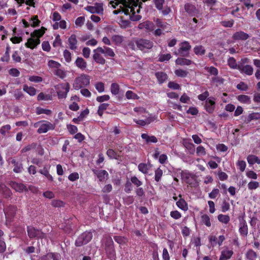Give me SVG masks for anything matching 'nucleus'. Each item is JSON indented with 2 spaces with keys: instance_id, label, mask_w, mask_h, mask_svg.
Listing matches in <instances>:
<instances>
[{
  "instance_id": "58",
  "label": "nucleus",
  "mask_w": 260,
  "mask_h": 260,
  "mask_svg": "<svg viewBox=\"0 0 260 260\" xmlns=\"http://www.w3.org/2000/svg\"><path fill=\"white\" fill-rule=\"evenodd\" d=\"M11 128V127L9 124L4 125L0 128V133L3 136H5L9 132Z\"/></svg>"
},
{
  "instance_id": "18",
  "label": "nucleus",
  "mask_w": 260,
  "mask_h": 260,
  "mask_svg": "<svg viewBox=\"0 0 260 260\" xmlns=\"http://www.w3.org/2000/svg\"><path fill=\"white\" fill-rule=\"evenodd\" d=\"M93 52V54L92 57L93 60L98 63L104 64L106 62V60L101 55V52L98 50V48L95 49H94Z\"/></svg>"
},
{
  "instance_id": "10",
  "label": "nucleus",
  "mask_w": 260,
  "mask_h": 260,
  "mask_svg": "<svg viewBox=\"0 0 260 260\" xmlns=\"http://www.w3.org/2000/svg\"><path fill=\"white\" fill-rule=\"evenodd\" d=\"M184 9L189 16L198 17L199 11L194 5L187 3L184 6Z\"/></svg>"
},
{
  "instance_id": "51",
  "label": "nucleus",
  "mask_w": 260,
  "mask_h": 260,
  "mask_svg": "<svg viewBox=\"0 0 260 260\" xmlns=\"http://www.w3.org/2000/svg\"><path fill=\"white\" fill-rule=\"evenodd\" d=\"M174 73H175V74L176 75V76H177V77H182V78L186 77L188 74V72L187 71L184 70L183 69H179L176 70L174 71Z\"/></svg>"
},
{
  "instance_id": "50",
  "label": "nucleus",
  "mask_w": 260,
  "mask_h": 260,
  "mask_svg": "<svg viewBox=\"0 0 260 260\" xmlns=\"http://www.w3.org/2000/svg\"><path fill=\"white\" fill-rule=\"evenodd\" d=\"M218 220L224 224H227L230 220V217L228 215L219 214L217 216Z\"/></svg>"
},
{
  "instance_id": "52",
  "label": "nucleus",
  "mask_w": 260,
  "mask_h": 260,
  "mask_svg": "<svg viewBox=\"0 0 260 260\" xmlns=\"http://www.w3.org/2000/svg\"><path fill=\"white\" fill-rule=\"evenodd\" d=\"M39 172L45 176L49 180L51 181H53V177L49 174L48 170L46 168H44L43 169L39 170Z\"/></svg>"
},
{
  "instance_id": "11",
  "label": "nucleus",
  "mask_w": 260,
  "mask_h": 260,
  "mask_svg": "<svg viewBox=\"0 0 260 260\" xmlns=\"http://www.w3.org/2000/svg\"><path fill=\"white\" fill-rule=\"evenodd\" d=\"M16 211V207L14 206H9L4 210L7 224H8V222H11L12 218L14 216Z\"/></svg>"
},
{
  "instance_id": "38",
  "label": "nucleus",
  "mask_w": 260,
  "mask_h": 260,
  "mask_svg": "<svg viewBox=\"0 0 260 260\" xmlns=\"http://www.w3.org/2000/svg\"><path fill=\"white\" fill-rule=\"evenodd\" d=\"M193 52L197 55H203L205 54L206 50L204 46L197 45L193 48Z\"/></svg>"
},
{
  "instance_id": "23",
  "label": "nucleus",
  "mask_w": 260,
  "mask_h": 260,
  "mask_svg": "<svg viewBox=\"0 0 260 260\" xmlns=\"http://www.w3.org/2000/svg\"><path fill=\"white\" fill-rule=\"evenodd\" d=\"M68 43L70 49L72 50H76L77 48V40L75 35H72L68 39Z\"/></svg>"
},
{
  "instance_id": "3",
  "label": "nucleus",
  "mask_w": 260,
  "mask_h": 260,
  "mask_svg": "<svg viewBox=\"0 0 260 260\" xmlns=\"http://www.w3.org/2000/svg\"><path fill=\"white\" fill-rule=\"evenodd\" d=\"M89 83L90 79L89 76L83 74L76 79L74 84V87L76 89H78L88 85Z\"/></svg>"
},
{
  "instance_id": "8",
  "label": "nucleus",
  "mask_w": 260,
  "mask_h": 260,
  "mask_svg": "<svg viewBox=\"0 0 260 260\" xmlns=\"http://www.w3.org/2000/svg\"><path fill=\"white\" fill-rule=\"evenodd\" d=\"M27 232L28 237L31 238H42L45 234L40 230L35 229L32 226H27Z\"/></svg>"
},
{
  "instance_id": "17",
  "label": "nucleus",
  "mask_w": 260,
  "mask_h": 260,
  "mask_svg": "<svg viewBox=\"0 0 260 260\" xmlns=\"http://www.w3.org/2000/svg\"><path fill=\"white\" fill-rule=\"evenodd\" d=\"M181 177L182 179L189 184H192L195 180V176L187 171H182Z\"/></svg>"
},
{
  "instance_id": "45",
  "label": "nucleus",
  "mask_w": 260,
  "mask_h": 260,
  "mask_svg": "<svg viewBox=\"0 0 260 260\" xmlns=\"http://www.w3.org/2000/svg\"><path fill=\"white\" fill-rule=\"evenodd\" d=\"M52 97L49 94H44L43 92L40 93L37 96L38 101H50L52 100Z\"/></svg>"
},
{
  "instance_id": "37",
  "label": "nucleus",
  "mask_w": 260,
  "mask_h": 260,
  "mask_svg": "<svg viewBox=\"0 0 260 260\" xmlns=\"http://www.w3.org/2000/svg\"><path fill=\"white\" fill-rule=\"evenodd\" d=\"M151 168V166L150 164H145V163H140L138 165V169L143 174H147L148 171L149 169Z\"/></svg>"
},
{
  "instance_id": "14",
  "label": "nucleus",
  "mask_w": 260,
  "mask_h": 260,
  "mask_svg": "<svg viewBox=\"0 0 260 260\" xmlns=\"http://www.w3.org/2000/svg\"><path fill=\"white\" fill-rule=\"evenodd\" d=\"M98 50L100 51L101 53L103 54L106 57H113L115 55L113 50L112 48L107 46H104L103 47H98Z\"/></svg>"
},
{
  "instance_id": "22",
  "label": "nucleus",
  "mask_w": 260,
  "mask_h": 260,
  "mask_svg": "<svg viewBox=\"0 0 260 260\" xmlns=\"http://www.w3.org/2000/svg\"><path fill=\"white\" fill-rule=\"evenodd\" d=\"M249 37V36L247 33L242 31H239L235 32L233 35L232 38L234 40L245 41L247 40Z\"/></svg>"
},
{
  "instance_id": "29",
  "label": "nucleus",
  "mask_w": 260,
  "mask_h": 260,
  "mask_svg": "<svg viewBox=\"0 0 260 260\" xmlns=\"http://www.w3.org/2000/svg\"><path fill=\"white\" fill-rule=\"evenodd\" d=\"M233 254V252L232 250H224L221 251L219 260H228L232 257Z\"/></svg>"
},
{
  "instance_id": "57",
  "label": "nucleus",
  "mask_w": 260,
  "mask_h": 260,
  "mask_svg": "<svg viewBox=\"0 0 260 260\" xmlns=\"http://www.w3.org/2000/svg\"><path fill=\"white\" fill-rule=\"evenodd\" d=\"M205 69L211 75L216 76L218 74V71L217 69L214 67H205Z\"/></svg>"
},
{
  "instance_id": "30",
  "label": "nucleus",
  "mask_w": 260,
  "mask_h": 260,
  "mask_svg": "<svg viewBox=\"0 0 260 260\" xmlns=\"http://www.w3.org/2000/svg\"><path fill=\"white\" fill-rule=\"evenodd\" d=\"M138 27L140 29L145 28L149 31H152L154 29V25L151 22L147 21L139 24Z\"/></svg>"
},
{
  "instance_id": "44",
  "label": "nucleus",
  "mask_w": 260,
  "mask_h": 260,
  "mask_svg": "<svg viewBox=\"0 0 260 260\" xmlns=\"http://www.w3.org/2000/svg\"><path fill=\"white\" fill-rule=\"evenodd\" d=\"M53 72L55 75L57 76L61 79L64 78L67 76L66 71L60 68H58L56 70H54Z\"/></svg>"
},
{
  "instance_id": "53",
  "label": "nucleus",
  "mask_w": 260,
  "mask_h": 260,
  "mask_svg": "<svg viewBox=\"0 0 260 260\" xmlns=\"http://www.w3.org/2000/svg\"><path fill=\"white\" fill-rule=\"evenodd\" d=\"M171 57L172 56L170 53L161 54L158 55V61L160 62L168 61Z\"/></svg>"
},
{
  "instance_id": "40",
  "label": "nucleus",
  "mask_w": 260,
  "mask_h": 260,
  "mask_svg": "<svg viewBox=\"0 0 260 260\" xmlns=\"http://www.w3.org/2000/svg\"><path fill=\"white\" fill-rule=\"evenodd\" d=\"M201 223L205 224L207 227H210L211 225L210 218L207 214H203L201 217Z\"/></svg>"
},
{
  "instance_id": "5",
  "label": "nucleus",
  "mask_w": 260,
  "mask_h": 260,
  "mask_svg": "<svg viewBox=\"0 0 260 260\" xmlns=\"http://www.w3.org/2000/svg\"><path fill=\"white\" fill-rule=\"evenodd\" d=\"M137 47L142 51L150 49L153 47V43L146 39H139L136 41Z\"/></svg>"
},
{
  "instance_id": "16",
  "label": "nucleus",
  "mask_w": 260,
  "mask_h": 260,
  "mask_svg": "<svg viewBox=\"0 0 260 260\" xmlns=\"http://www.w3.org/2000/svg\"><path fill=\"white\" fill-rule=\"evenodd\" d=\"M248 231L246 221L243 218L240 219L239 232L240 235L243 237H246L248 234Z\"/></svg>"
},
{
  "instance_id": "1",
  "label": "nucleus",
  "mask_w": 260,
  "mask_h": 260,
  "mask_svg": "<svg viewBox=\"0 0 260 260\" xmlns=\"http://www.w3.org/2000/svg\"><path fill=\"white\" fill-rule=\"evenodd\" d=\"M110 4L113 8H116L119 6V8L113 12L114 14L116 15L122 12L126 15H129L130 19L132 21H138L141 18V16L139 14L140 7L132 0H114L111 1Z\"/></svg>"
},
{
  "instance_id": "31",
  "label": "nucleus",
  "mask_w": 260,
  "mask_h": 260,
  "mask_svg": "<svg viewBox=\"0 0 260 260\" xmlns=\"http://www.w3.org/2000/svg\"><path fill=\"white\" fill-rule=\"evenodd\" d=\"M11 163L14 166L13 171L15 173H19L22 172L23 170V167L21 162L17 161L15 159H13L11 161Z\"/></svg>"
},
{
  "instance_id": "64",
  "label": "nucleus",
  "mask_w": 260,
  "mask_h": 260,
  "mask_svg": "<svg viewBox=\"0 0 260 260\" xmlns=\"http://www.w3.org/2000/svg\"><path fill=\"white\" fill-rule=\"evenodd\" d=\"M168 86L169 88L173 89H175V90H180L181 89L180 85L179 84H178L176 82H173V81L169 82L168 84Z\"/></svg>"
},
{
  "instance_id": "21",
  "label": "nucleus",
  "mask_w": 260,
  "mask_h": 260,
  "mask_svg": "<svg viewBox=\"0 0 260 260\" xmlns=\"http://www.w3.org/2000/svg\"><path fill=\"white\" fill-rule=\"evenodd\" d=\"M93 173L100 181H105L108 178L109 174L105 170H93Z\"/></svg>"
},
{
  "instance_id": "49",
  "label": "nucleus",
  "mask_w": 260,
  "mask_h": 260,
  "mask_svg": "<svg viewBox=\"0 0 260 260\" xmlns=\"http://www.w3.org/2000/svg\"><path fill=\"white\" fill-rule=\"evenodd\" d=\"M177 207L183 211H186L188 207L186 202L183 199H180L176 202Z\"/></svg>"
},
{
  "instance_id": "19",
  "label": "nucleus",
  "mask_w": 260,
  "mask_h": 260,
  "mask_svg": "<svg viewBox=\"0 0 260 260\" xmlns=\"http://www.w3.org/2000/svg\"><path fill=\"white\" fill-rule=\"evenodd\" d=\"M143 117L145 118L144 120H138L136 119H134V121L137 124L143 126L146 125L150 124V123L153 122L155 119L154 117L152 116L151 115H149L148 117L143 115Z\"/></svg>"
},
{
  "instance_id": "9",
  "label": "nucleus",
  "mask_w": 260,
  "mask_h": 260,
  "mask_svg": "<svg viewBox=\"0 0 260 260\" xmlns=\"http://www.w3.org/2000/svg\"><path fill=\"white\" fill-rule=\"evenodd\" d=\"M191 49V45L187 41H183L179 44V48L178 50V52H175L174 54L176 55L180 54L181 55L184 56L185 54H188V52Z\"/></svg>"
},
{
  "instance_id": "6",
  "label": "nucleus",
  "mask_w": 260,
  "mask_h": 260,
  "mask_svg": "<svg viewBox=\"0 0 260 260\" xmlns=\"http://www.w3.org/2000/svg\"><path fill=\"white\" fill-rule=\"evenodd\" d=\"M84 9L91 14L96 13L102 15L104 12L103 5L102 3H95L94 6H87Z\"/></svg>"
},
{
  "instance_id": "60",
  "label": "nucleus",
  "mask_w": 260,
  "mask_h": 260,
  "mask_svg": "<svg viewBox=\"0 0 260 260\" xmlns=\"http://www.w3.org/2000/svg\"><path fill=\"white\" fill-rule=\"evenodd\" d=\"M155 180L156 182H159L162 176L163 172L160 168H157L155 171Z\"/></svg>"
},
{
  "instance_id": "12",
  "label": "nucleus",
  "mask_w": 260,
  "mask_h": 260,
  "mask_svg": "<svg viewBox=\"0 0 260 260\" xmlns=\"http://www.w3.org/2000/svg\"><path fill=\"white\" fill-rule=\"evenodd\" d=\"M9 185L17 192H22L27 190L26 186L22 183L10 181Z\"/></svg>"
},
{
  "instance_id": "47",
  "label": "nucleus",
  "mask_w": 260,
  "mask_h": 260,
  "mask_svg": "<svg viewBox=\"0 0 260 260\" xmlns=\"http://www.w3.org/2000/svg\"><path fill=\"white\" fill-rule=\"evenodd\" d=\"M228 64L232 69H238V64H237L236 59L233 57H230L228 59Z\"/></svg>"
},
{
  "instance_id": "32",
  "label": "nucleus",
  "mask_w": 260,
  "mask_h": 260,
  "mask_svg": "<svg viewBox=\"0 0 260 260\" xmlns=\"http://www.w3.org/2000/svg\"><path fill=\"white\" fill-rule=\"evenodd\" d=\"M260 119V113L253 112L249 114L245 118V122L246 123H249L252 120H258Z\"/></svg>"
},
{
  "instance_id": "36",
  "label": "nucleus",
  "mask_w": 260,
  "mask_h": 260,
  "mask_svg": "<svg viewBox=\"0 0 260 260\" xmlns=\"http://www.w3.org/2000/svg\"><path fill=\"white\" fill-rule=\"evenodd\" d=\"M141 137L143 139L145 140L147 143H156L157 139L154 136H149L147 134H142Z\"/></svg>"
},
{
  "instance_id": "33",
  "label": "nucleus",
  "mask_w": 260,
  "mask_h": 260,
  "mask_svg": "<svg viewBox=\"0 0 260 260\" xmlns=\"http://www.w3.org/2000/svg\"><path fill=\"white\" fill-rule=\"evenodd\" d=\"M23 90L30 96H34L36 94L37 90L36 88L32 86H28L26 84L23 86Z\"/></svg>"
},
{
  "instance_id": "15",
  "label": "nucleus",
  "mask_w": 260,
  "mask_h": 260,
  "mask_svg": "<svg viewBox=\"0 0 260 260\" xmlns=\"http://www.w3.org/2000/svg\"><path fill=\"white\" fill-rule=\"evenodd\" d=\"M40 43V40L35 37H31L27 39V42L25 44V46L27 48L33 49L35 48Z\"/></svg>"
},
{
  "instance_id": "27",
  "label": "nucleus",
  "mask_w": 260,
  "mask_h": 260,
  "mask_svg": "<svg viewBox=\"0 0 260 260\" xmlns=\"http://www.w3.org/2000/svg\"><path fill=\"white\" fill-rule=\"evenodd\" d=\"M75 63L76 66L81 70H85L87 67L86 62L82 57H78Z\"/></svg>"
},
{
  "instance_id": "62",
  "label": "nucleus",
  "mask_w": 260,
  "mask_h": 260,
  "mask_svg": "<svg viewBox=\"0 0 260 260\" xmlns=\"http://www.w3.org/2000/svg\"><path fill=\"white\" fill-rule=\"evenodd\" d=\"M107 155L111 159H117V153L112 149H109L107 151Z\"/></svg>"
},
{
  "instance_id": "4",
  "label": "nucleus",
  "mask_w": 260,
  "mask_h": 260,
  "mask_svg": "<svg viewBox=\"0 0 260 260\" xmlns=\"http://www.w3.org/2000/svg\"><path fill=\"white\" fill-rule=\"evenodd\" d=\"M56 89L59 99H65L70 90V86L68 83L61 84L57 85Z\"/></svg>"
},
{
  "instance_id": "2",
  "label": "nucleus",
  "mask_w": 260,
  "mask_h": 260,
  "mask_svg": "<svg viewBox=\"0 0 260 260\" xmlns=\"http://www.w3.org/2000/svg\"><path fill=\"white\" fill-rule=\"evenodd\" d=\"M92 238V234L89 232H85L81 234L75 241V245L80 247L87 244Z\"/></svg>"
},
{
  "instance_id": "55",
  "label": "nucleus",
  "mask_w": 260,
  "mask_h": 260,
  "mask_svg": "<svg viewBox=\"0 0 260 260\" xmlns=\"http://www.w3.org/2000/svg\"><path fill=\"white\" fill-rule=\"evenodd\" d=\"M114 239L119 244H125L127 242V239L125 237L122 236H114Z\"/></svg>"
},
{
  "instance_id": "26",
  "label": "nucleus",
  "mask_w": 260,
  "mask_h": 260,
  "mask_svg": "<svg viewBox=\"0 0 260 260\" xmlns=\"http://www.w3.org/2000/svg\"><path fill=\"white\" fill-rule=\"evenodd\" d=\"M175 63L177 65L184 66H189L192 63H193V62L188 59L185 58H178L175 60Z\"/></svg>"
},
{
  "instance_id": "34",
  "label": "nucleus",
  "mask_w": 260,
  "mask_h": 260,
  "mask_svg": "<svg viewBox=\"0 0 260 260\" xmlns=\"http://www.w3.org/2000/svg\"><path fill=\"white\" fill-rule=\"evenodd\" d=\"M155 76L160 84L164 83L168 79L167 75L162 72H156L155 73Z\"/></svg>"
},
{
  "instance_id": "25",
  "label": "nucleus",
  "mask_w": 260,
  "mask_h": 260,
  "mask_svg": "<svg viewBox=\"0 0 260 260\" xmlns=\"http://www.w3.org/2000/svg\"><path fill=\"white\" fill-rule=\"evenodd\" d=\"M155 24L157 27L161 28L163 30H166L168 31L170 29V25L162 21L160 19L157 18L155 21Z\"/></svg>"
},
{
  "instance_id": "61",
  "label": "nucleus",
  "mask_w": 260,
  "mask_h": 260,
  "mask_svg": "<svg viewBox=\"0 0 260 260\" xmlns=\"http://www.w3.org/2000/svg\"><path fill=\"white\" fill-rule=\"evenodd\" d=\"M180 102L184 104H190V98L189 96H188L186 93H184L180 98Z\"/></svg>"
},
{
  "instance_id": "35",
  "label": "nucleus",
  "mask_w": 260,
  "mask_h": 260,
  "mask_svg": "<svg viewBox=\"0 0 260 260\" xmlns=\"http://www.w3.org/2000/svg\"><path fill=\"white\" fill-rule=\"evenodd\" d=\"M256 253L252 249H249L245 253V260H256Z\"/></svg>"
},
{
  "instance_id": "41",
  "label": "nucleus",
  "mask_w": 260,
  "mask_h": 260,
  "mask_svg": "<svg viewBox=\"0 0 260 260\" xmlns=\"http://www.w3.org/2000/svg\"><path fill=\"white\" fill-rule=\"evenodd\" d=\"M45 32V28L44 27H42L40 29L35 30L31 34L30 36L31 37H35L36 38H40L42 37L44 33Z\"/></svg>"
},
{
  "instance_id": "28",
  "label": "nucleus",
  "mask_w": 260,
  "mask_h": 260,
  "mask_svg": "<svg viewBox=\"0 0 260 260\" xmlns=\"http://www.w3.org/2000/svg\"><path fill=\"white\" fill-rule=\"evenodd\" d=\"M112 42L116 46H120L124 41V37L121 35H115L112 36Z\"/></svg>"
},
{
  "instance_id": "54",
  "label": "nucleus",
  "mask_w": 260,
  "mask_h": 260,
  "mask_svg": "<svg viewBox=\"0 0 260 260\" xmlns=\"http://www.w3.org/2000/svg\"><path fill=\"white\" fill-rule=\"evenodd\" d=\"M125 97L126 98V99L128 100H135L139 99V97L137 94H136L135 93L133 92L131 90H128L126 92Z\"/></svg>"
},
{
  "instance_id": "13",
  "label": "nucleus",
  "mask_w": 260,
  "mask_h": 260,
  "mask_svg": "<svg viewBox=\"0 0 260 260\" xmlns=\"http://www.w3.org/2000/svg\"><path fill=\"white\" fill-rule=\"evenodd\" d=\"M215 99L213 97H210L206 101L205 105V109L209 113H212L215 109Z\"/></svg>"
},
{
  "instance_id": "39",
  "label": "nucleus",
  "mask_w": 260,
  "mask_h": 260,
  "mask_svg": "<svg viewBox=\"0 0 260 260\" xmlns=\"http://www.w3.org/2000/svg\"><path fill=\"white\" fill-rule=\"evenodd\" d=\"M106 252L110 258H114L116 255L114 246H110L105 247Z\"/></svg>"
},
{
  "instance_id": "20",
  "label": "nucleus",
  "mask_w": 260,
  "mask_h": 260,
  "mask_svg": "<svg viewBox=\"0 0 260 260\" xmlns=\"http://www.w3.org/2000/svg\"><path fill=\"white\" fill-rule=\"evenodd\" d=\"M238 70L241 73H245L247 75H251L253 72V68L250 65L238 64Z\"/></svg>"
},
{
  "instance_id": "42",
  "label": "nucleus",
  "mask_w": 260,
  "mask_h": 260,
  "mask_svg": "<svg viewBox=\"0 0 260 260\" xmlns=\"http://www.w3.org/2000/svg\"><path fill=\"white\" fill-rule=\"evenodd\" d=\"M247 159L248 164L250 165H253L255 163L260 164V159L255 155H249L248 156Z\"/></svg>"
},
{
  "instance_id": "56",
  "label": "nucleus",
  "mask_w": 260,
  "mask_h": 260,
  "mask_svg": "<svg viewBox=\"0 0 260 260\" xmlns=\"http://www.w3.org/2000/svg\"><path fill=\"white\" fill-rule=\"evenodd\" d=\"M111 93L114 95H116L119 91V86L117 83H112L110 88Z\"/></svg>"
},
{
  "instance_id": "7",
  "label": "nucleus",
  "mask_w": 260,
  "mask_h": 260,
  "mask_svg": "<svg viewBox=\"0 0 260 260\" xmlns=\"http://www.w3.org/2000/svg\"><path fill=\"white\" fill-rule=\"evenodd\" d=\"M55 127V124L48 121L42 120L40 128L37 130V132L39 134L46 133L50 130H53Z\"/></svg>"
},
{
  "instance_id": "63",
  "label": "nucleus",
  "mask_w": 260,
  "mask_h": 260,
  "mask_svg": "<svg viewBox=\"0 0 260 260\" xmlns=\"http://www.w3.org/2000/svg\"><path fill=\"white\" fill-rule=\"evenodd\" d=\"M131 182L137 187L142 185V182L140 181L136 176H133L131 178Z\"/></svg>"
},
{
  "instance_id": "24",
  "label": "nucleus",
  "mask_w": 260,
  "mask_h": 260,
  "mask_svg": "<svg viewBox=\"0 0 260 260\" xmlns=\"http://www.w3.org/2000/svg\"><path fill=\"white\" fill-rule=\"evenodd\" d=\"M0 191L6 198H10L12 195L11 190L3 183H0Z\"/></svg>"
},
{
  "instance_id": "46",
  "label": "nucleus",
  "mask_w": 260,
  "mask_h": 260,
  "mask_svg": "<svg viewBox=\"0 0 260 260\" xmlns=\"http://www.w3.org/2000/svg\"><path fill=\"white\" fill-rule=\"evenodd\" d=\"M237 99L242 103L249 104L251 103L250 98L246 95H238Z\"/></svg>"
},
{
  "instance_id": "59",
  "label": "nucleus",
  "mask_w": 260,
  "mask_h": 260,
  "mask_svg": "<svg viewBox=\"0 0 260 260\" xmlns=\"http://www.w3.org/2000/svg\"><path fill=\"white\" fill-rule=\"evenodd\" d=\"M36 113L38 115L45 114L46 115H50L51 113V111L49 109H43L42 108L38 107L36 109Z\"/></svg>"
},
{
  "instance_id": "48",
  "label": "nucleus",
  "mask_w": 260,
  "mask_h": 260,
  "mask_svg": "<svg viewBox=\"0 0 260 260\" xmlns=\"http://www.w3.org/2000/svg\"><path fill=\"white\" fill-rule=\"evenodd\" d=\"M47 64L49 68L53 69L54 70H56L58 68H60L61 66L59 62L53 60H49L48 61Z\"/></svg>"
},
{
  "instance_id": "43",
  "label": "nucleus",
  "mask_w": 260,
  "mask_h": 260,
  "mask_svg": "<svg viewBox=\"0 0 260 260\" xmlns=\"http://www.w3.org/2000/svg\"><path fill=\"white\" fill-rule=\"evenodd\" d=\"M57 255L53 253H49L39 258L38 260H57Z\"/></svg>"
}]
</instances>
